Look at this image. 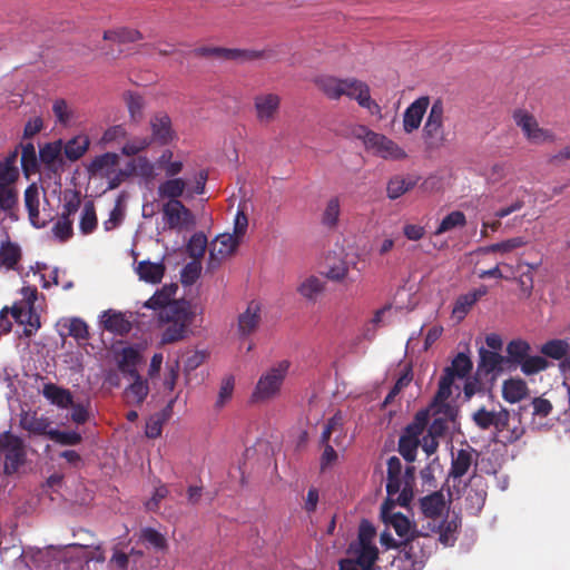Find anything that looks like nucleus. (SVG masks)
<instances>
[{
  "mask_svg": "<svg viewBox=\"0 0 570 570\" xmlns=\"http://www.w3.org/2000/svg\"><path fill=\"white\" fill-rule=\"evenodd\" d=\"M315 86L330 99L337 100L342 96L355 99L372 115H381V106L371 98L370 87L355 78L340 79L333 76H320L314 80Z\"/></svg>",
  "mask_w": 570,
  "mask_h": 570,
  "instance_id": "f257e3e1",
  "label": "nucleus"
},
{
  "mask_svg": "<svg viewBox=\"0 0 570 570\" xmlns=\"http://www.w3.org/2000/svg\"><path fill=\"white\" fill-rule=\"evenodd\" d=\"M159 318L168 324L163 332L161 343L171 344L187 336L188 327L195 318V312L189 302L175 301L166 307L165 312L159 313Z\"/></svg>",
  "mask_w": 570,
  "mask_h": 570,
  "instance_id": "f03ea898",
  "label": "nucleus"
},
{
  "mask_svg": "<svg viewBox=\"0 0 570 570\" xmlns=\"http://www.w3.org/2000/svg\"><path fill=\"white\" fill-rule=\"evenodd\" d=\"M399 557L395 559L401 570H422L431 556L433 538L413 531L410 537L400 541Z\"/></svg>",
  "mask_w": 570,
  "mask_h": 570,
  "instance_id": "7ed1b4c3",
  "label": "nucleus"
},
{
  "mask_svg": "<svg viewBox=\"0 0 570 570\" xmlns=\"http://www.w3.org/2000/svg\"><path fill=\"white\" fill-rule=\"evenodd\" d=\"M474 424L481 430H488L491 426L495 430V435H501L507 443L517 442L524 433L522 426H513L510 429V412L505 407H501L499 412L488 411L481 407L472 415Z\"/></svg>",
  "mask_w": 570,
  "mask_h": 570,
  "instance_id": "20e7f679",
  "label": "nucleus"
},
{
  "mask_svg": "<svg viewBox=\"0 0 570 570\" xmlns=\"http://www.w3.org/2000/svg\"><path fill=\"white\" fill-rule=\"evenodd\" d=\"M355 136L363 140L365 149L386 160H402L407 154L394 140L383 134L375 132L365 126H360Z\"/></svg>",
  "mask_w": 570,
  "mask_h": 570,
  "instance_id": "39448f33",
  "label": "nucleus"
},
{
  "mask_svg": "<svg viewBox=\"0 0 570 570\" xmlns=\"http://www.w3.org/2000/svg\"><path fill=\"white\" fill-rule=\"evenodd\" d=\"M289 366V362L284 360L265 372L256 383L252 393V401L263 402L274 399L281 391Z\"/></svg>",
  "mask_w": 570,
  "mask_h": 570,
  "instance_id": "423d86ee",
  "label": "nucleus"
},
{
  "mask_svg": "<svg viewBox=\"0 0 570 570\" xmlns=\"http://www.w3.org/2000/svg\"><path fill=\"white\" fill-rule=\"evenodd\" d=\"M0 452L4 455L3 473L12 475L27 462L24 441L7 431L0 435Z\"/></svg>",
  "mask_w": 570,
  "mask_h": 570,
  "instance_id": "0eeeda50",
  "label": "nucleus"
},
{
  "mask_svg": "<svg viewBox=\"0 0 570 570\" xmlns=\"http://www.w3.org/2000/svg\"><path fill=\"white\" fill-rule=\"evenodd\" d=\"M165 225L169 229L181 230L195 224V217L180 200L166 202L161 208Z\"/></svg>",
  "mask_w": 570,
  "mask_h": 570,
  "instance_id": "6e6552de",
  "label": "nucleus"
},
{
  "mask_svg": "<svg viewBox=\"0 0 570 570\" xmlns=\"http://www.w3.org/2000/svg\"><path fill=\"white\" fill-rule=\"evenodd\" d=\"M444 105L441 99L434 100L423 127V137L429 145H440L444 140Z\"/></svg>",
  "mask_w": 570,
  "mask_h": 570,
  "instance_id": "1a4fd4ad",
  "label": "nucleus"
},
{
  "mask_svg": "<svg viewBox=\"0 0 570 570\" xmlns=\"http://www.w3.org/2000/svg\"><path fill=\"white\" fill-rule=\"evenodd\" d=\"M513 119L518 127L521 128L524 136L534 144L544 141H553L554 135L547 129L539 126L537 119L525 110H517L513 114Z\"/></svg>",
  "mask_w": 570,
  "mask_h": 570,
  "instance_id": "9d476101",
  "label": "nucleus"
},
{
  "mask_svg": "<svg viewBox=\"0 0 570 570\" xmlns=\"http://www.w3.org/2000/svg\"><path fill=\"white\" fill-rule=\"evenodd\" d=\"M62 141L57 140L47 142L39 150V168H42V174L52 179V173L57 174L63 168L62 159Z\"/></svg>",
  "mask_w": 570,
  "mask_h": 570,
  "instance_id": "9b49d317",
  "label": "nucleus"
},
{
  "mask_svg": "<svg viewBox=\"0 0 570 570\" xmlns=\"http://www.w3.org/2000/svg\"><path fill=\"white\" fill-rule=\"evenodd\" d=\"M256 119L259 124L273 122L279 112L281 97L277 94H259L254 98Z\"/></svg>",
  "mask_w": 570,
  "mask_h": 570,
  "instance_id": "f8f14e48",
  "label": "nucleus"
},
{
  "mask_svg": "<svg viewBox=\"0 0 570 570\" xmlns=\"http://www.w3.org/2000/svg\"><path fill=\"white\" fill-rule=\"evenodd\" d=\"M151 129V142L160 146L168 145L176 138V132L171 127V119L165 112L155 114L149 121Z\"/></svg>",
  "mask_w": 570,
  "mask_h": 570,
  "instance_id": "ddd939ff",
  "label": "nucleus"
},
{
  "mask_svg": "<svg viewBox=\"0 0 570 570\" xmlns=\"http://www.w3.org/2000/svg\"><path fill=\"white\" fill-rule=\"evenodd\" d=\"M204 53L215 56L225 60H235L239 62L253 61L262 58H269L271 53L266 50H249V49H228V48H207Z\"/></svg>",
  "mask_w": 570,
  "mask_h": 570,
  "instance_id": "4468645a",
  "label": "nucleus"
},
{
  "mask_svg": "<svg viewBox=\"0 0 570 570\" xmlns=\"http://www.w3.org/2000/svg\"><path fill=\"white\" fill-rule=\"evenodd\" d=\"M430 105V97L422 96L415 99L404 111L403 115V129L406 134H411L419 129L423 116L425 115Z\"/></svg>",
  "mask_w": 570,
  "mask_h": 570,
  "instance_id": "2eb2a0df",
  "label": "nucleus"
},
{
  "mask_svg": "<svg viewBox=\"0 0 570 570\" xmlns=\"http://www.w3.org/2000/svg\"><path fill=\"white\" fill-rule=\"evenodd\" d=\"M476 458L478 452L469 445L465 449L458 450L456 453L452 452L449 478L461 479L468 473L473 463L476 464Z\"/></svg>",
  "mask_w": 570,
  "mask_h": 570,
  "instance_id": "dca6fc26",
  "label": "nucleus"
},
{
  "mask_svg": "<svg viewBox=\"0 0 570 570\" xmlns=\"http://www.w3.org/2000/svg\"><path fill=\"white\" fill-rule=\"evenodd\" d=\"M100 323L104 330L120 336L127 335L132 328L125 314L114 309L105 311L100 316Z\"/></svg>",
  "mask_w": 570,
  "mask_h": 570,
  "instance_id": "f3484780",
  "label": "nucleus"
},
{
  "mask_svg": "<svg viewBox=\"0 0 570 570\" xmlns=\"http://www.w3.org/2000/svg\"><path fill=\"white\" fill-rule=\"evenodd\" d=\"M261 305L252 301L246 311L238 316V333L242 337H247L253 334L259 326Z\"/></svg>",
  "mask_w": 570,
  "mask_h": 570,
  "instance_id": "a211bd4d",
  "label": "nucleus"
},
{
  "mask_svg": "<svg viewBox=\"0 0 570 570\" xmlns=\"http://www.w3.org/2000/svg\"><path fill=\"white\" fill-rule=\"evenodd\" d=\"M20 426L29 434L45 435L49 438L51 432V421L43 416L38 415L37 412H23L20 416Z\"/></svg>",
  "mask_w": 570,
  "mask_h": 570,
  "instance_id": "6ab92c4d",
  "label": "nucleus"
},
{
  "mask_svg": "<svg viewBox=\"0 0 570 570\" xmlns=\"http://www.w3.org/2000/svg\"><path fill=\"white\" fill-rule=\"evenodd\" d=\"M487 293H488L487 286L482 285L472 292L460 295L454 302V305L452 308V316L455 317L458 321H462L468 315V313L473 307V305L481 297L487 295Z\"/></svg>",
  "mask_w": 570,
  "mask_h": 570,
  "instance_id": "aec40b11",
  "label": "nucleus"
},
{
  "mask_svg": "<svg viewBox=\"0 0 570 570\" xmlns=\"http://www.w3.org/2000/svg\"><path fill=\"white\" fill-rule=\"evenodd\" d=\"M393 503L390 504V502H384L382 505V518L385 523L393 527L399 537L405 539L413 532L411 531V522L402 513H393Z\"/></svg>",
  "mask_w": 570,
  "mask_h": 570,
  "instance_id": "412c9836",
  "label": "nucleus"
},
{
  "mask_svg": "<svg viewBox=\"0 0 570 570\" xmlns=\"http://www.w3.org/2000/svg\"><path fill=\"white\" fill-rule=\"evenodd\" d=\"M366 525L360 529V551L355 563H357L362 570H371L377 559L379 551L376 547L366 542Z\"/></svg>",
  "mask_w": 570,
  "mask_h": 570,
  "instance_id": "4be33fe9",
  "label": "nucleus"
},
{
  "mask_svg": "<svg viewBox=\"0 0 570 570\" xmlns=\"http://www.w3.org/2000/svg\"><path fill=\"white\" fill-rule=\"evenodd\" d=\"M24 206L28 210L29 220L32 226L40 228L46 225V220L40 219L39 213V188L36 184L29 185L24 190Z\"/></svg>",
  "mask_w": 570,
  "mask_h": 570,
  "instance_id": "5701e85b",
  "label": "nucleus"
},
{
  "mask_svg": "<svg viewBox=\"0 0 570 570\" xmlns=\"http://www.w3.org/2000/svg\"><path fill=\"white\" fill-rule=\"evenodd\" d=\"M187 186V181L183 178H168L158 185L157 195L160 199H167V202L179 200Z\"/></svg>",
  "mask_w": 570,
  "mask_h": 570,
  "instance_id": "b1692460",
  "label": "nucleus"
},
{
  "mask_svg": "<svg viewBox=\"0 0 570 570\" xmlns=\"http://www.w3.org/2000/svg\"><path fill=\"white\" fill-rule=\"evenodd\" d=\"M239 245V239L232 234H222L216 237L209 252L210 259L219 261L233 254Z\"/></svg>",
  "mask_w": 570,
  "mask_h": 570,
  "instance_id": "393cba45",
  "label": "nucleus"
},
{
  "mask_svg": "<svg viewBox=\"0 0 570 570\" xmlns=\"http://www.w3.org/2000/svg\"><path fill=\"white\" fill-rule=\"evenodd\" d=\"M22 257L21 247L17 244L7 239L0 245V265L7 269L18 271L19 263Z\"/></svg>",
  "mask_w": 570,
  "mask_h": 570,
  "instance_id": "a878e982",
  "label": "nucleus"
},
{
  "mask_svg": "<svg viewBox=\"0 0 570 570\" xmlns=\"http://www.w3.org/2000/svg\"><path fill=\"white\" fill-rule=\"evenodd\" d=\"M528 393L529 387L522 379H509L502 384V397L511 404L525 399Z\"/></svg>",
  "mask_w": 570,
  "mask_h": 570,
  "instance_id": "bb28decb",
  "label": "nucleus"
},
{
  "mask_svg": "<svg viewBox=\"0 0 570 570\" xmlns=\"http://www.w3.org/2000/svg\"><path fill=\"white\" fill-rule=\"evenodd\" d=\"M131 379L134 382L125 390L124 397L129 405H141L149 393L148 382L141 375Z\"/></svg>",
  "mask_w": 570,
  "mask_h": 570,
  "instance_id": "cd10ccee",
  "label": "nucleus"
},
{
  "mask_svg": "<svg viewBox=\"0 0 570 570\" xmlns=\"http://www.w3.org/2000/svg\"><path fill=\"white\" fill-rule=\"evenodd\" d=\"M325 291V283L317 276L309 275L302 279L297 293L308 302L315 303Z\"/></svg>",
  "mask_w": 570,
  "mask_h": 570,
  "instance_id": "c85d7f7f",
  "label": "nucleus"
},
{
  "mask_svg": "<svg viewBox=\"0 0 570 570\" xmlns=\"http://www.w3.org/2000/svg\"><path fill=\"white\" fill-rule=\"evenodd\" d=\"M140 358L141 356L139 352L134 347L122 348L117 361L119 372L129 377L140 375L137 371V365L140 362Z\"/></svg>",
  "mask_w": 570,
  "mask_h": 570,
  "instance_id": "c756f323",
  "label": "nucleus"
},
{
  "mask_svg": "<svg viewBox=\"0 0 570 570\" xmlns=\"http://www.w3.org/2000/svg\"><path fill=\"white\" fill-rule=\"evenodd\" d=\"M43 396L49 400L52 404L67 409L72 405V394L69 390L60 387L53 383H47L42 390Z\"/></svg>",
  "mask_w": 570,
  "mask_h": 570,
  "instance_id": "7c9ffc66",
  "label": "nucleus"
},
{
  "mask_svg": "<svg viewBox=\"0 0 570 570\" xmlns=\"http://www.w3.org/2000/svg\"><path fill=\"white\" fill-rule=\"evenodd\" d=\"M420 508L428 518L440 517L445 508L444 495L441 492H433L420 500Z\"/></svg>",
  "mask_w": 570,
  "mask_h": 570,
  "instance_id": "2f4dec72",
  "label": "nucleus"
},
{
  "mask_svg": "<svg viewBox=\"0 0 570 570\" xmlns=\"http://www.w3.org/2000/svg\"><path fill=\"white\" fill-rule=\"evenodd\" d=\"M136 272L140 279L156 284L161 281L165 273V266L161 263L141 261L138 263Z\"/></svg>",
  "mask_w": 570,
  "mask_h": 570,
  "instance_id": "473e14b6",
  "label": "nucleus"
},
{
  "mask_svg": "<svg viewBox=\"0 0 570 570\" xmlns=\"http://www.w3.org/2000/svg\"><path fill=\"white\" fill-rule=\"evenodd\" d=\"M21 167L27 177L39 171V156L32 142L20 144Z\"/></svg>",
  "mask_w": 570,
  "mask_h": 570,
  "instance_id": "72a5a7b5",
  "label": "nucleus"
},
{
  "mask_svg": "<svg viewBox=\"0 0 570 570\" xmlns=\"http://www.w3.org/2000/svg\"><path fill=\"white\" fill-rule=\"evenodd\" d=\"M177 287L165 286L160 291H157L148 301L145 302L144 306L154 311L159 309L160 312H165L167 306H170L175 299H171L175 294Z\"/></svg>",
  "mask_w": 570,
  "mask_h": 570,
  "instance_id": "f704fd0d",
  "label": "nucleus"
},
{
  "mask_svg": "<svg viewBox=\"0 0 570 570\" xmlns=\"http://www.w3.org/2000/svg\"><path fill=\"white\" fill-rule=\"evenodd\" d=\"M89 138L85 135H80L68 140L65 146L62 145V150L69 160L76 161L85 155L89 148Z\"/></svg>",
  "mask_w": 570,
  "mask_h": 570,
  "instance_id": "c9c22d12",
  "label": "nucleus"
},
{
  "mask_svg": "<svg viewBox=\"0 0 570 570\" xmlns=\"http://www.w3.org/2000/svg\"><path fill=\"white\" fill-rule=\"evenodd\" d=\"M18 148L11 151L3 160L0 161V180L2 183H14L19 177L17 167Z\"/></svg>",
  "mask_w": 570,
  "mask_h": 570,
  "instance_id": "e433bc0d",
  "label": "nucleus"
},
{
  "mask_svg": "<svg viewBox=\"0 0 570 570\" xmlns=\"http://www.w3.org/2000/svg\"><path fill=\"white\" fill-rule=\"evenodd\" d=\"M479 370L483 371L485 374H490L495 370L501 368V365L504 362V357L500 355L498 352H492L484 347H481L479 350Z\"/></svg>",
  "mask_w": 570,
  "mask_h": 570,
  "instance_id": "4c0bfd02",
  "label": "nucleus"
},
{
  "mask_svg": "<svg viewBox=\"0 0 570 570\" xmlns=\"http://www.w3.org/2000/svg\"><path fill=\"white\" fill-rule=\"evenodd\" d=\"M531 346L523 340H512L507 345V362L520 365V363L529 355Z\"/></svg>",
  "mask_w": 570,
  "mask_h": 570,
  "instance_id": "58836bf2",
  "label": "nucleus"
},
{
  "mask_svg": "<svg viewBox=\"0 0 570 570\" xmlns=\"http://www.w3.org/2000/svg\"><path fill=\"white\" fill-rule=\"evenodd\" d=\"M465 225L466 217L464 213L460 210H453L441 220L439 227L434 232V235L439 236L455 228H462Z\"/></svg>",
  "mask_w": 570,
  "mask_h": 570,
  "instance_id": "ea45409f",
  "label": "nucleus"
},
{
  "mask_svg": "<svg viewBox=\"0 0 570 570\" xmlns=\"http://www.w3.org/2000/svg\"><path fill=\"white\" fill-rule=\"evenodd\" d=\"M79 227L83 235L91 234L96 229L97 215L92 200H88L83 204Z\"/></svg>",
  "mask_w": 570,
  "mask_h": 570,
  "instance_id": "a19ab883",
  "label": "nucleus"
},
{
  "mask_svg": "<svg viewBox=\"0 0 570 570\" xmlns=\"http://www.w3.org/2000/svg\"><path fill=\"white\" fill-rule=\"evenodd\" d=\"M413 481H414V468L410 466L405 471L403 488L394 497V504L401 507H407L413 499Z\"/></svg>",
  "mask_w": 570,
  "mask_h": 570,
  "instance_id": "79ce46f5",
  "label": "nucleus"
},
{
  "mask_svg": "<svg viewBox=\"0 0 570 570\" xmlns=\"http://www.w3.org/2000/svg\"><path fill=\"white\" fill-rule=\"evenodd\" d=\"M142 36L138 30L129 28H117L104 32L105 40H110L120 43L135 42L140 40Z\"/></svg>",
  "mask_w": 570,
  "mask_h": 570,
  "instance_id": "37998d69",
  "label": "nucleus"
},
{
  "mask_svg": "<svg viewBox=\"0 0 570 570\" xmlns=\"http://www.w3.org/2000/svg\"><path fill=\"white\" fill-rule=\"evenodd\" d=\"M416 181L411 179H405L401 176H395L391 178L387 183V197L390 199H397L406 191L411 190L415 186Z\"/></svg>",
  "mask_w": 570,
  "mask_h": 570,
  "instance_id": "c03bdc74",
  "label": "nucleus"
},
{
  "mask_svg": "<svg viewBox=\"0 0 570 570\" xmlns=\"http://www.w3.org/2000/svg\"><path fill=\"white\" fill-rule=\"evenodd\" d=\"M527 244L523 237H513L501 243L491 244L489 246L480 248L482 254L490 253H509L515 248L522 247Z\"/></svg>",
  "mask_w": 570,
  "mask_h": 570,
  "instance_id": "a18cd8bd",
  "label": "nucleus"
},
{
  "mask_svg": "<svg viewBox=\"0 0 570 570\" xmlns=\"http://www.w3.org/2000/svg\"><path fill=\"white\" fill-rule=\"evenodd\" d=\"M14 183H2L0 180V209L11 210L18 203V193L12 187Z\"/></svg>",
  "mask_w": 570,
  "mask_h": 570,
  "instance_id": "49530a36",
  "label": "nucleus"
},
{
  "mask_svg": "<svg viewBox=\"0 0 570 570\" xmlns=\"http://www.w3.org/2000/svg\"><path fill=\"white\" fill-rule=\"evenodd\" d=\"M541 353L553 360H561L569 351V344L563 340H551L541 346Z\"/></svg>",
  "mask_w": 570,
  "mask_h": 570,
  "instance_id": "de8ad7c7",
  "label": "nucleus"
},
{
  "mask_svg": "<svg viewBox=\"0 0 570 570\" xmlns=\"http://www.w3.org/2000/svg\"><path fill=\"white\" fill-rule=\"evenodd\" d=\"M11 315L20 324H29L33 330L40 326L39 317L32 314V308H26L22 305L14 304L11 307Z\"/></svg>",
  "mask_w": 570,
  "mask_h": 570,
  "instance_id": "09e8293b",
  "label": "nucleus"
},
{
  "mask_svg": "<svg viewBox=\"0 0 570 570\" xmlns=\"http://www.w3.org/2000/svg\"><path fill=\"white\" fill-rule=\"evenodd\" d=\"M341 213V204L338 197H332L324 209L322 216V223L324 226L328 228H333L338 223V217Z\"/></svg>",
  "mask_w": 570,
  "mask_h": 570,
  "instance_id": "8fccbe9b",
  "label": "nucleus"
},
{
  "mask_svg": "<svg viewBox=\"0 0 570 570\" xmlns=\"http://www.w3.org/2000/svg\"><path fill=\"white\" fill-rule=\"evenodd\" d=\"M460 525V521L456 517L445 519L440 524V541L445 546H453L456 538L454 533Z\"/></svg>",
  "mask_w": 570,
  "mask_h": 570,
  "instance_id": "3c124183",
  "label": "nucleus"
},
{
  "mask_svg": "<svg viewBox=\"0 0 570 570\" xmlns=\"http://www.w3.org/2000/svg\"><path fill=\"white\" fill-rule=\"evenodd\" d=\"M119 157L114 153H105L97 156L90 164L89 170L91 174H98L104 169H111L118 165Z\"/></svg>",
  "mask_w": 570,
  "mask_h": 570,
  "instance_id": "603ef678",
  "label": "nucleus"
},
{
  "mask_svg": "<svg viewBox=\"0 0 570 570\" xmlns=\"http://www.w3.org/2000/svg\"><path fill=\"white\" fill-rule=\"evenodd\" d=\"M548 361L542 356H530L528 355L521 363L520 367L523 374L533 375L548 367Z\"/></svg>",
  "mask_w": 570,
  "mask_h": 570,
  "instance_id": "864d4df0",
  "label": "nucleus"
},
{
  "mask_svg": "<svg viewBox=\"0 0 570 570\" xmlns=\"http://www.w3.org/2000/svg\"><path fill=\"white\" fill-rule=\"evenodd\" d=\"M207 247V238L203 233L194 234L188 244L187 253L194 259H199L204 256Z\"/></svg>",
  "mask_w": 570,
  "mask_h": 570,
  "instance_id": "5fc2aeb1",
  "label": "nucleus"
},
{
  "mask_svg": "<svg viewBox=\"0 0 570 570\" xmlns=\"http://www.w3.org/2000/svg\"><path fill=\"white\" fill-rule=\"evenodd\" d=\"M420 443V440L401 435L399 440V453L406 462H414Z\"/></svg>",
  "mask_w": 570,
  "mask_h": 570,
  "instance_id": "6e6d98bb",
  "label": "nucleus"
},
{
  "mask_svg": "<svg viewBox=\"0 0 570 570\" xmlns=\"http://www.w3.org/2000/svg\"><path fill=\"white\" fill-rule=\"evenodd\" d=\"M126 105L130 117L138 122L142 118L144 99L138 94L127 92L125 95Z\"/></svg>",
  "mask_w": 570,
  "mask_h": 570,
  "instance_id": "4d7b16f0",
  "label": "nucleus"
},
{
  "mask_svg": "<svg viewBox=\"0 0 570 570\" xmlns=\"http://www.w3.org/2000/svg\"><path fill=\"white\" fill-rule=\"evenodd\" d=\"M49 439L61 445H77L82 441L81 435L75 431L51 430Z\"/></svg>",
  "mask_w": 570,
  "mask_h": 570,
  "instance_id": "13d9d810",
  "label": "nucleus"
},
{
  "mask_svg": "<svg viewBox=\"0 0 570 570\" xmlns=\"http://www.w3.org/2000/svg\"><path fill=\"white\" fill-rule=\"evenodd\" d=\"M150 144L151 140L148 137H134L121 147V154L127 157L135 156L148 148Z\"/></svg>",
  "mask_w": 570,
  "mask_h": 570,
  "instance_id": "bf43d9fd",
  "label": "nucleus"
},
{
  "mask_svg": "<svg viewBox=\"0 0 570 570\" xmlns=\"http://www.w3.org/2000/svg\"><path fill=\"white\" fill-rule=\"evenodd\" d=\"M458 377H465L472 370V362L464 353H459L448 366Z\"/></svg>",
  "mask_w": 570,
  "mask_h": 570,
  "instance_id": "052dcab7",
  "label": "nucleus"
},
{
  "mask_svg": "<svg viewBox=\"0 0 570 570\" xmlns=\"http://www.w3.org/2000/svg\"><path fill=\"white\" fill-rule=\"evenodd\" d=\"M52 232L61 242L68 240L73 234L72 219L59 217L53 225Z\"/></svg>",
  "mask_w": 570,
  "mask_h": 570,
  "instance_id": "680f3d73",
  "label": "nucleus"
},
{
  "mask_svg": "<svg viewBox=\"0 0 570 570\" xmlns=\"http://www.w3.org/2000/svg\"><path fill=\"white\" fill-rule=\"evenodd\" d=\"M341 424V412H336L332 417H330L324 426V430L321 435V444L323 446H326V444H332V435L333 430H336L340 428Z\"/></svg>",
  "mask_w": 570,
  "mask_h": 570,
  "instance_id": "e2e57ef3",
  "label": "nucleus"
},
{
  "mask_svg": "<svg viewBox=\"0 0 570 570\" xmlns=\"http://www.w3.org/2000/svg\"><path fill=\"white\" fill-rule=\"evenodd\" d=\"M142 539L150 543L156 549L163 550L167 547L165 537L153 528H146L142 530Z\"/></svg>",
  "mask_w": 570,
  "mask_h": 570,
  "instance_id": "0e129e2a",
  "label": "nucleus"
},
{
  "mask_svg": "<svg viewBox=\"0 0 570 570\" xmlns=\"http://www.w3.org/2000/svg\"><path fill=\"white\" fill-rule=\"evenodd\" d=\"M68 333L76 340H87L89 337L88 325L81 318L70 320Z\"/></svg>",
  "mask_w": 570,
  "mask_h": 570,
  "instance_id": "69168bd1",
  "label": "nucleus"
},
{
  "mask_svg": "<svg viewBox=\"0 0 570 570\" xmlns=\"http://www.w3.org/2000/svg\"><path fill=\"white\" fill-rule=\"evenodd\" d=\"M234 391V379L232 376H228L223 380L218 397L216 401V406L222 407L225 405V403L232 397Z\"/></svg>",
  "mask_w": 570,
  "mask_h": 570,
  "instance_id": "338daca9",
  "label": "nucleus"
},
{
  "mask_svg": "<svg viewBox=\"0 0 570 570\" xmlns=\"http://www.w3.org/2000/svg\"><path fill=\"white\" fill-rule=\"evenodd\" d=\"M510 169L511 166L505 161L495 163L491 166L488 178L492 183H498L507 177Z\"/></svg>",
  "mask_w": 570,
  "mask_h": 570,
  "instance_id": "774afa93",
  "label": "nucleus"
}]
</instances>
